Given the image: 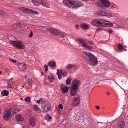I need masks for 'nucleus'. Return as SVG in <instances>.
<instances>
[{
  "label": "nucleus",
  "instance_id": "55",
  "mask_svg": "<svg viewBox=\"0 0 128 128\" xmlns=\"http://www.w3.org/2000/svg\"><path fill=\"white\" fill-rule=\"evenodd\" d=\"M84 2H90V0H82Z\"/></svg>",
  "mask_w": 128,
  "mask_h": 128
},
{
  "label": "nucleus",
  "instance_id": "25",
  "mask_svg": "<svg viewBox=\"0 0 128 128\" xmlns=\"http://www.w3.org/2000/svg\"><path fill=\"white\" fill-rule=\"evenodd\" d=\"M48 66L52 68H56V62H48Z\"/></svg>",
  "mask_w": 128,
  "mask_h": 128
},
{
  "label": "nucleus",
  "instance_id": "9",
  "mask_svg": "<svg viewBox=\"0 0 128 128\" xmlns=\"http://www.w3.org/2000/svg\"><path fill=\"white\" fill-rule=\"evenodd\" d=\"M68 72L66 70H57V76L60 80H62V76L66 78V76H68Z\"/></svg>",
  "mask_w": 128,
  "mask_h": 128
},
{
  "label": "nucleus",
  "instance_id": "45",
  "mask_svg": "<svg viewBox=\"0 0 128 128\" xmlns=\"http://www.w3.org/2000/svg\"><path fill=\"white\" fill-rule=\"evenodd\" d=\"M109 80H102V82H107V84H108Z\"/></svg>",
  "mask_w": 128,
  "mask_h": 128
},
{
  "label": "nucleus",
  "instance_id": "38",
  "mask_svg": "<svg viewBox=\"0 0 128 128\" xmlns=\"http://www.w3.org/2000/svg\"><path fill=\"white\" fill-rule=\"evenodd\" d=\"M118 48L119 50H124V46L122 44H119L118 46Z\"/></svg>",
  "mask_w": 128,
  "mask_h": 128
},
{
  "label": "nucleus",
  "instance_id": "53",
  "mask_svg": "<svg viewBox=\"0 0 128 128\" xmlns=\"http://www.w3.org/2000/svg\"><path fill=\"white\" fill-rule=\"evenodd\" d=\"M96 108H97V110H100V106H96Z\"/></svg>",
  "mask_w": 128,
  "mask_h": 128
},
{
  "label": "nucleus",
  "instance_id": "44",
  "mask_svg": "<svg viewBox=\"0 0 128 128\" xmlns=\"http://www.w3.org/2000/svg\"><path fill=\"white\" fill-rule=\"evenodd\" d=\"M12 84H8V88H12Z\"/></svg>",
  "mask_w": 128,
  "mask_h": 128
},
{
  "label": "nucleus",
  "instance_id": "62",
  "mask_svg": "<svg viewBox=\"0 0 128 128\" xmlns=\"http://www.w3.org/2000/svg\"><path fill=\"white\" fill-rule=\"evenodd\" d=\"M92 84L94 85V84Z\"/></svg>",
  "mask_w": 128,
  "mask_h": 128
},
{
  "label": "nucleus",
  "instance_id": "20",
  "mask_svg": "<svg viewBox=\"0 0 128 128\" xmlns=\"http://www.w3.org/2000/svg\"><path fill=\"white\" fill-rule=\"evenodd\" d=\"M24 26V25L22 24H16L14 26V30H24V28H22Z\"/></svg>",
  "mask_w": 128,
  "mask_h": 128
},
{
  "label": "nucleus",
  "instance_id": "6",
  "mask_svg": "<svg viewBox=\"0 0 128 128\" xmlns=\"http://www.w3.org/2000/svg\"><path fill=\"white\" fill-rule=\"evenodd\" d=\"M98 0V6L100 8H110L111 4L108 2V0Z\"/></svg>",
  "mask_w": 128,
  "mask_h": 128
},
{
  "label": "nucleus",
  "instance_id": "21",
  "mask_svg": "<svg viewBox=\"0 0 128 128\" xmlns=\"http://www.w3.org/2000/svg\"><path fill=\"white\" fill-rule=\"evenodd\" d=\"M97 14L100 16H106V10H99L97 12Z\"/></svg>",
  "mask_w": 128,
  "mask_h": 128
},
{
  "label": "nucleus",
  "instance_id": "12",
  "mask_svg": "<svg viewBox=\"0 0 128 128\" xmlns=\"http://www.w3.org/2000/svg\"><path fill=\"white\" fill-rule=\"evenodd\" d=\"M11 116H12V110H8L6 112V114L4 115V118L5 120L8 122V120H10V118Z\"/></svg>",
  "mask_w": 128,
  "mask_h": 128
},
{
  "label": "nucleus",
  "instance_id": "51",
  "mask_svg": "<svg viewBox=\"0 0 128 128\" xmlns=\"http://www.w3.org/2000/svg\"><path fill=\"white\" fill-rule=\"evenodd\" d=\"M5 72H6V73L8 72V68H6L5 70Z\"/></svg>",
  "mask_w": 128,
  "mask_h": 128
},
{
  "label": "nucleus",
  "instance_id": "54",
  "mask_svg": "<svg viewBox=\"0 0 128 128\" xmlns=\"http://www.w3.org/2000/svg\"><path fill=\"white\" fill-rule=\"evenodd\" d=\"M90 44L92 45V44H94V42H90Z\"/></svg>",
  "mask_w": 128,
  "mask_h": 128
},
{
  "label": "nucleus",
  "instance_id": "13",
  "mask_svg": "<svg viewBox=\"0 0 128 128\" xmlns=\"http://www.w3.org/2000/svg\"><path fill=\"white\" fill-rule=\"evenodd\" d=\"M50 108H52V104L48 102L44 106L43 108L44 112L46 114L50 110Z\"/></svg>",
  "mask_w": 128,
  "mask_h": 128
},
{
  "label": "nucleus",
  "instance_id": "16",
  "mask_svg": "<svg viewBox=\"0 0 128 128\" xmlns=\"http://www.w3.org/2000/svg\"><path fill=\"white\" fill-rule=\"evenodd\" d=\"M80 104V97L79 96L74 99V106H78Z\"/></svg>",
  "mask_w": 128,
  "mask_h": 128
},
{
  "label": "nucleus",
  "instance_id": "39",
  "mask_svg": "<svg viewBox=\"0 0 128 128\" xmlns=\"http://www.w3.org/2000/svg\"><path fill=\"white\" fill-rule=\"evenodd\" d=\"M44 68H45V72L46 73L48 72V65L47 66H44Z\"/></svg>",
  "mask_w": 128,
  "mask_h": 128
},
{
  "label": "nucleus",
  "instance_id": "11",
  "mask_svg": "<svg viewBox=\"0 0 128 128\" xmlns=\"http://www.w3.org/2000/svg\"><path fill=\"white\" fill-rule=\"evenodd\" d=\"M47 32H50L56 36H60V34L56 29L54 28L48 29Z\"/></svg>",
  "mask_w": 128,
  "mask_h": 128
},
{
  "label": "nucleus",
  "instance_id": "49",
  "mask_svg": "<svg viewBox=\"0 0 128 128\" xmlns=\"http://www.w3.org/2000/svg\"><path fill=\"white\" fill-rule=\"evenodd\" d=\"M108 32H109L110 34H112V32H113V31L112 30H109Z\"/></svg>",
  "mask_w": 128,
  "mask_h": 128
},
{
  "label": "nucleus",
  "instance_id": "48",
  "mask_svg": "<svg viewBox=\"0 0 128 128\" xmlns=\"http://www.w3.org/2000/svg\"><path fill=\"white\" fill-rule=\"evenodd\" d=\"M76 28H77V30H78L80 28V25L76 24Z\"/></svg>",
  "mask_w": 128,
  "mask_h": 128
},
{
  "label": "nucleus",
  "instance_id": "58",
  "mask_svg": "<svg viewBox=\"0 0 128 128\" xmlns=\"http://www.w3.org/2000/svg\"><path fill=\"white\" fill-rule=\"evenodd\" d=\"M2 124H0V128H2Z\"/></svg>",
  "mask_w": 128,
  "mask_h": 128
},
{
  "label": "nucleus",
  "instance_id": "19",
  "mask_svg": "<svg viewBox=\"0 0 128 128\" xmlns=\"http://www.w3.org/2000/svg\"><path fill=\"white\" fill-rule=\"evenodd\" d=\"M32 2L36 6H38L42 4V0H32Z\"/></svg>",
  "mask_w": 128,
  "mask_h": 128
},
{
  "label": "nucleus",
  "instance_id": "32",
  "mask_svg": "<svg viewBox=\"0 0 128 128\" xmlns=\"http://www.w3.org/2000/svg\"><path fill=\"white\" fill-rule=\"evenodd\" d=\"M67 86H70L72 84V78H68L66 81Z\"/></svg>",
  "mask_w": 128,
  "mask_h": 128
},
{
  "label": "nucleus",
  "instance_id": "46",
  "mask_svg": "<svg viewBox=\"0 0 128 128\" xmlns=\"http://www.w3.org/2000/svg\"><path fill=\"white\" fill-rule=\"evenodd\" d=\"M10 62H14V63H16V60H12V58H10Z\"/></svg>",
  "mask_w": 128,
  "mask_h": 128
},
{
  "label": "nucleus",
  "instance_id": "15",
  "mask_svg": "<svg viewBox=\"0 0 128 128\" xmlns=\"http://www.w3.org/2000/svg\"><path fill=\"white\" fill-rule=\"evenodd\" d=\"M48 80L50 82H54L56 80V76L54 74H51L48 76Z\"/></svg>",
  "mask_w": 128,
  "mask_h": 128
},
{
  "label": "nucleus",
  "instance_id": "52",
  "mask_svg": "<svg viewBox=\"0 0 128 128\" xmlns=\"http://www.w3.org/2000/svg\"><path fill=\"white\" fill-rule=\"evenodd\" d=\"M40 102H41L40 100H38L36 101V102L38 104H40Z\"/></svg>",
  "mask_w": 128,
  "mask_h": 128
},
{
  "label": "nucleus",
  "instance_id": "18",
  "mask_svg": "<svg viewBox=\"0 0 128 128\" xmlns=\"http://www.w3.org/2000/svg\"><path fill=\"white\" fill-rule=\"evenodd\" d=\"M118 126L120 128H124L126 127V122H124V120H120L118 124Z\"/></svg>",
  "mask_w": 128,
  "mask_h": 128
},
{
  "label": "nucleus",
  "instance_id": "59",
  "mask_svg": "<svg viewBox=\"0 0 128 128\" xmlns=\"http://www.w3.org/2000/svg\"><path fill=\"white\" fill-rule=\"evenodd\" d=\"M1 74H2V72L1 71H0V76Z\"/></svg>",
  "mask_w": 128,
  "mask_h": 128
},
{
  "label": "nucleus",
  "instance_id": "30",
  "mask_svg": "<svg viewBox=\"0 0 128 128\" xmlns=\"http://www.w3.org/2000/svg\"><path fill=\"white\" fill-rule=\"evenodd\" d=\"M82 28L83 30H89L90 26L86 24H84L82 26Z\"/></svg>",
  "mask_w": 128,
  "mask_h": 128
},
{
  "label": "nucleus",
  "instance_id": "3",
  "mask_svg": "<svg viewBox=\"0 0 128 128\" xmlns=\"http://www.w3.org/2000/svg\"><path fill=\"white\" fill-rule=\"evenodd\" d=\"M78 84H80V81L78 80H75L72 85V88L70 92L71 96H76V92H78Z\"/></svg>",
  "mask_w": 128,
  "mask_h": 128
},
{
  "label": "nucleus",
  "instance_id": "29",
  "mask_svg": "<svg viewBox=\"0 0 128 128\" xmlns=\"http://www.w3.org/2000/svg\"><path fill=\"white\" fill-rule=\"evenodd\" d=\"M34 110L36 112H42V110H40V107L36 105L34 106Z\"/></svg>",
  "mask_w": 128,
  "mask_h": 128
},
{
  "label": "nucleus",
  "instance_id": "50",
  "mask_svg": "<svg viewBox=\"0 0 128 128\" xmlns=\"http://www.w3.org/2000/svg\"><path fill=\"white\" fill-rule=\"evenodd\" d=\"M24 128H30V126H28V125H26L24 126Z\"/></svg>",
  "mask_w": 128,
  "mask_h": 128
},
{
  "label": "nucleus",
  "instance_id": "7",
  "mask_svg": "<svg viewBox=\"0 0 128 128\" xmlns=\"http://www.w3.org/2000/svg\"><path fill=\"white\" fill-rule=\"evenodd\" d=\"M20 10L21 12H26V14H34L36 16H38V14H40V12L37 11L33 10H32L26 8H20Z\"/></svg>",
  "mask_w": 128,
  "mask_h": 128
},
{
  "label": "nucleus",
  "instance_id": "2",
  "mask_svg": "<svg viewBox=\"0 0 128 128\" xmlns=\"http://www.w3.org/2000/svg\"><path fill=\"white\" fill-rule=\"evenodd\" d=\"M84 56L88 58H84L85 60H86V62L88 64L92 66H98V58L92 54V53L86 52L85 53Z\"/></svg>",
  "mask_w": 128,
  "mask_h": 128
},
{
  "label": "nucleus",
  "instance_id": "47",
  "mask_svg": "<svg viewBox=\"0 0 128 128\" xmlns=\"http://www.w3.org/2000/svg\"><path fill=\"white\" fill-rule=\"evenodd\" d=\"M102 30L100 28H99L97 30V32H102Z\"/></svg>",
  "mask_w": 128,
  "mask_h": 128
},
{
  "label": "nucleus",
  "instance_id": "61",
  "mask_svg": "<svg viewBox=\"0 0 128 128\" xmlns=\"http://www.w3.org/2000/svg\"><path fill=\"white\" fill-rule=\"evenodd\" d=\"M91 36L90 34V35H89V36Z\"/></svg>",
  "mask_w": 128,
  "mask_h": 128
},
{
  "label": "nucleus",
  "instance_id": "24",
  "mask_svg": "<svg viewBox=\"0 0 128 128\" xmlns=\"http://www.w3.org/2000/svg\"><path fill=\"white\" fill-rule=\"evenodd\" d=\"M104 26L106 28H112V26H114V24L106 20Z\"/></svg>",
  "mask_w": 128,
  "mask_h": 128
},
{
  "label": "nucleus",
  "instance_id": "60",
  "mask_svg": "<svg viewBox=\"0 0 128 128\" xmlns=\"http://www.w3.org/2000/svg\"><path fill=\"white\" fill-rule=\"evenodd\" d=\"M26 78H28V77L26 76H25Z\"/></svg>",
  "mask_w": 128,
  "mask_h": 128
},
{
  "label": "nucleus",
  "instance_id": "34",
  "mask_svg": "<svg viewBox=\"0 0 128 128\" xmlns=\"http://www.w3.org/2000/svg\"><path fill=\"white\" fill-rule=\"evenodd\" d=\"M52 116H50V114H47L46 118V120H48V122H50V120H52Z\"/></svg>",
  "mask_w": 128,
  "mask_h": 128
},
{
  "label": "nucleus",
  "instance_id": "22",
  "mask_svg": "<svg viewBox=\"0 0 128 128\" xmlns=\"http://www.w3.org/2000/svg\"><path fill=\"white\" fill-rule=\"evenodd\" d=\"M61 90L64 94H68V91L70 90V89L67 86H64V87L61 88Z\"/></svg>",
  "mask_w": 128,
  "mask_h": 128
},
{
  "label": "nucleus",
  "instance_id": "57",
  "mask_svg": "<svg viewBox=\"0 0 128 128\" xmlns=\"http://www.w3.org/2000/svg\"><path fill=\"white\" fill-rule=\"evenodd\" d=\"M58 112H59V113L61 112V111H60V110H58Z\"/></svg>",
  "mask_w": 128,
  "mask_h": 128
},
{
  "label": "nucleus",
  "instance_id": "43",
  "mask_svg": "<svg viewBox=\"0 0 128 128\" xmlns=\"http://www.w3.org/2000/svg\"><path fill=\"white\" fill-rule=\"evenodd\" d=\"M34 36V32H31V33L30 34L29 38H32Z\"/></svg>",
  "mask_w": 128,
  "mask_h": 128
},
{
  "label": "nucleus",
  "instance_id": "23",
  "mask_svg": "<svg viewBox=\"0 0 128 128\" xmlns=\"http://www.w3.org/2000/svg\"><path fill=\"white\" fill-rule=\"evenodd\" d=\"M34 28H36V30H39V32H46V28L44 26H34Z\"/></svg>",
  "mask_w": 128,
  "mask_h": 128
},
{
  "label": "nucleus",
  "instance_id": "10",
  "mask_svg": "<svg viewBox=\"0 0 128 128\" xmlns=\"http://www.w3.org/2000/svg\"><path fill=\"white\" fill-rule=\"evenodd\" d=\"M105 16H107L108 18H111L112 20H116L118 18L116 16L112 13L110 11L106 10Z\"/></svg>",
  "mask_w": 128,
  "mask_h": 128
},
{
  "label": "nucleus",
  "instance_id": "28",
  "mask_svg": "<svg viewBox=\"0 0 128 128\" xmlns=\"http://www.w3.org/2000/svg\"><path fill=\"white\" fill-rule=\"evenodd\" d=\"M2 94L3 96H8L10 94V92L6 90H4V91L2 92Z\"/></svg>",
  "mask_w": 128,
  "mask_h": 128
},
{
  "label": "nucleus",
  "instance_id": "31",
  "mask_svg": "<svg viewBox=\"0 0 128 128\" xmlns=\"http://www.w3.org/2000/svg\"><path fill=\"white\" fill-rule=\"evenodd\" d=\"M76 66V65L74 64H69L68 66V70H72V68H74Z\"/></svg>",
  "mask_w": 128,
  "mask_h": 128
},
{
  "label": "nucleus",
  "instance_id": "5",
  "mask_svg": "<svg viewBox=\"0 0 128 128\" xmlns=\"http://www.w3.org/2000/svg\"><path fill=\"white\" fill-rule=\"evenodd\" d=\"M10 44L19 50H24V44L22 41H10Z\"/></svg>",
  "mask_w": 128,
  "mask_h": 128
},
{
  "label": "nucleus",
  "instance_id": "27",
  "mask_svg": "<svg viewBox=\"0 0 128 128\" xmlns=\"http://www.w3.org/2000/svg\"><path fill=\"white\" fill-rule=\"evenodd\" d=\"M42 6L46 8H50V5L46 1L42 2Z\"/></svg>",
  "mask_w": 128,
  "mask_h": 128
},
{
  "label": "nucleus",
  "instance_id": "4",
  "mask_svg": "<svg viewBox=\"0 0 128 128\" xmlns=\"http://www.w3.org/2000/svg\"><path fill=\"white\" fill-rule=\"evenodd\" d=\"M106 22V20H96L92 21L91 24L92 26H98V28H102L104 26Z\"/></svg>",
  "mask_w": 128,
  "mask_h": 128
},
{
  "label": "nucleus",
  "instance_id": "14",
  "mask_svg": "<svg viewBox=\"0 0 128 128\" xmlns=\"http://www.w3.org/2000/svg\"><path fill=\"white\" fill-rule=\"evenodd\" d=\"M29 124L33 128L36 126V120L34 119V118H31L29 121Z\"/></svg>",
  "mask_w": 128,
  "mask_h": 128
},
{
  "label": "nucleus",
  "instance_id": "56",
  "mask_svg": "<svg viewBox=\"0 0 128 128\" xmlns=\"http://www.w3.org/2000/svg\"><path fill=\"white\" fill-rule=\"evenodd\" d=\"M107 94H108V96H110V92H108L107 93Z\"/></svg>",
  "mask_w": 128,
  "mask_h": 128
},
{
  "label": "nucleus",
  "instance_id": "26",
  "mask_svg": "<svg viewBox=\"0 0 128 128\" xmlns=\"http://www.w3.org/2000/svg\"><path fill=\"white\" fill-rule=\"evenodd\" d=\"M16 120H18V122H23L24 118L20 115H17L16 116Z\"/></svg>",
  "mask_w": 128,
  "mask_h": 128
},
{
  "label": "nucleus",
  "instance_id": "17",
  "mask_svg": "<svg viewBox=\"0 0 128 128\" xmlns=\"http://www.w3.org/2000/svg\"><path fill=\"white\" fill-rule=\"evenodd\" d=\"M18 68L21 72H24V70H26V64H19Z\"/></svg>",
  "mask_w": 128,
  "mask_h": 128
},
{
  "label": "nucleus",
  "instance_id": "33",
  "mask_svg": "<svg viewBox=\"0 0 128 128\" xmlns=\"http://www.w3.org/2000/svg\"><path fill=\"white\" fill-rule=\"evenodd\" d=\"M25 102H28V104H30L32 102V98L30 97L26 98H25Z\"/></svg>",
  "mask_w": 128,
  "mask_h": 128
},
{
  "label": "nucleus",
  "instance_id": "37",
  "mask_svg": "<svg viewBox=\"0 0 128 128\" xmlns=\"http://www.w3.org/2000/svg\"><path fill=\"white\" fill-rule=\"evenodd\" d=\"M28 82H29V86H31V88H32V84H34V81H32V80H30L28 79Z\"/></svg>",
  "mask_w": 128,
  "mask_h": 128
},
{
  "label": "nucleus",
  "instance_id": "40",
  "mask_svg": "<svg viewBox=\"0 0 128 128\" xmlns=\"http://www.w3.org/2000/svg\"><path fill=\"white\" fill-rule=\"evenodd\" d=\"M58 108H60V110H64V105H62V104H59Z\"/></svg>",
  "mask_w": 128,
  "mask_h": 128
},
{
  "label": "nucleus",
  "instance_id": "1",
  "mask_svg": "<svg viewBox=\"0 0 128 128\" xmlns=\"http://www.w3.org/2000/svg\"><path fill=\"white\" fill-rule=\"evenodd\" d=\"M64 4L68 8H78L84 6V3L78 0H64Z\"/></svg>",
  "mask_w": 128,
  "mask_h": 128
},
{
  "label": "nucleus",
  "instance_id": "41",
  "mask_svg": "<svg viewBox=\"0 0 128 128\" xmlns=\"http://www.w3.org/2000/svg\"><path fill=\"white\" fill-rule=\"evenodd\" d=\"M20 112V110L16 109L13 110V114H18Z\"/></svg>",
  "mask_w": 128,
  "mask_h": 128
},
{
  "label": "nucleus",
  "instance_id": "36",
  "mask_svg": "<svg viewBox=\"0 0 128 128\" xmlns=\"http://www.w3.org/2000/svg\"><path fill=\"white\" fill-rule=\"evenodd\" d=\"M8 84H14V78H12L8 81Z\"/></svg>",
  "mask_w": 128,
  "mask_h": 128
},
{
  "label": "nucleus",
  "instance_id": "8",
  "mask_svg": "<svg viewBox=\"0 0 128 128\" xmlns=\"http://www.w3.org/2000/svg\"><path fill=\"white\" fill-rule=\"evenodd\" d=\"M78 42L80 44V45L81 46H82V48H86V50H92V46H88V44H87L86 42L84 40H79Z\"/></svg>",
  "mask_w": 128,
  "mask_h": 128
},
{
  "label": "nucleus",
  "instance_id": "42",
  "mask_svg": "<svg viewBox=\"0 0 128 128\" xmlns=\"http://www.w3.org/2000/svg\"><path fill=\"white\" fill-rule=\"evenodd\" d=\"M4 12L2 10H0V16H4Z\"/></svg>",
  "mask_w": 128,
  "mask_h": 128
},
{
  "label": "nucleus",
  "instance_id": "35",
  "mask_svg": "<svg viewBox=\"0 0 128 128\" xmlns=\"http://www.w3.org/2000/svg\"><path fill=\"white\" fill-rule=\"evenodd\" d=\"M59 36H60L62 38H66V34L62 32H60Z\"/></svg>",
  "mask_w": 128,
  "mask_h": 128
}]
</instances>
